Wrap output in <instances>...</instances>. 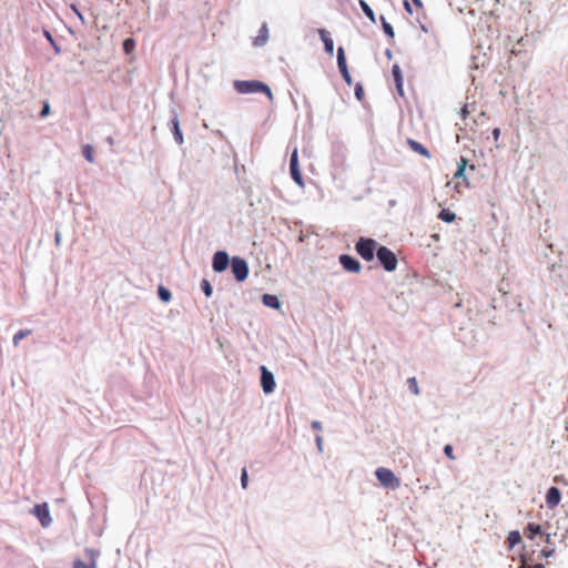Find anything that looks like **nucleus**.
<instances>
[{
  "mask_svg": "<svg viewBox=\"0 0 568 568\" xmlns=\"http://www.w3.org/2000/svg\"><path fill=\"white\" fill-rule=\"evenodd\" d=\"M234 89L241 94L262 92L265 93L270 100L273 99L270 87L257 80H237L234 82Z\"/></svg>",
  "mask_w": 568,
  "mask_h": 568,
  "instance_id": "obj_1",
  "label": "nucleus"
},
{
  "mask_svg": "<svg viewBox=\"0 0 568 568\" xmlns=\"http://www.w3.org/2000/svg\"><path fill=\"white\" fill-rule=\"evenodd\" d=\"M377 248V242L373 239L361 237L355 244L357 254L365 261H372Z\"/></svg>",
  "mask_w": 568,
  "mask_h": 568,
  "instance_id": "obj_2",
  "label": "nucleus"
},
{
  "mask_svg": "<svg viewBox=\"0 0 568 568\" xmlns=\"http://www.w3.org/2000/svg\"><path fill=\"white\" fill-rule=\"evenodd\" d=\"M376 256L385 271L393 272L397 267V257L394 252H392L386 246H379L376 251Z\"/></svg>",
  "mask_w": 568,
  "mask_h": 568,
  "instance_id": "obj_3",
  "label": "nucleus"
},
{
  "mask_svg": "<svg viewBox=\"0 0 568 568\" xmlns=\"http://www.w3.org/2000/svg\"><path fill=\"white\" fill-rule=\"evenodd\" d=\"M375 475L384 487L398 488L400 486L399 479L388 468L379 467L375 470Z\"/></svg>",
  "mask_w": 568,
  "mask_h": 568,
  "instance_id": "obj_4",
  "label": "nucleus"
},
{
  "mask_svg": "<svg viewBox=\"0 0 568 568\" xmlns=\"http://www.w3.org/2000/svg\"><path fill=\"white\" fill-rule=\"evenodd\" d=\"M232 273L239 282L244 281L248 275L247 263L241 257H233Z\"/></svg>",
  "mask_w": 568,
  "mask_h": 568,
  "instance_id": "obj_5",
  "label": "nucleus"
},
{
  "mask_svg": "<svg viewBox=\"0 0 568 568\" xmlns=\"http://www.w3.org/2000/svg\"><path fill=\"white\" fill-rule=\"evenodd\" d=\"M290 172H291V176L292 179L300 185V186H303V178H302V174H301V171H300V168H298V153H297V149H295L292 154H291V160H290Z\"/></svg>",
  "mask_w": 568,
  "mask_h": 568,
  "instance_id": "obj_6",
  "label": "nucleus"
},
{
  "mask_svg": "<svg viewBox=\"0 0 568 568\" xmlns=\"http://www.w3.org/2000/svg\"><path fill=\"white\" fill-rule=\"evenodd\" d=\"M261 385L264 393H272L275 388V381L273 374L265 367H261Z\"/></svg>",
  "mask_w": 568,
  "mask_h": 568,
  "instance_id": "obj_7",
  "label": "nucleus"
},
{
  "mask_svg": "<svg viewBox=\"0 0 568 568\" xmlns=\"http://www.w3.org/2000/svg\"><path fill=\"white\" fill-rule=\"evenodd\" d=\"M85 555L88 557V561L84 562L81 559H75L73 568H97V557L99 556V551L88 548L85 549Z\"/></svg>",
  "mask_w": 568,
  "mask_h": 568,
  "instance_id": "obj_8",
  "label": "nucleus"
},
{
  "mask_svg": "<svg viewBox=\"0 0 568 568\" xmlns=\"http://www.w3.org/2000/svg\"><path fill=\"white\" fill-rule=\"evenodd\" d=\"M230 258L226 252L219 251L213 256L212 267L215 272H223L227 268Z\"/></svg>",
  "mask_w": 568,
  "mask_h": 568,
  "instance_id": "obj_9",
  "label": "nucleus"
},
{
  "mask_svg": "<svg viewBox=\"0 0 568 568\" xmlns=\"http://www.w3.org/2000/svg\"><path fill=\"white\" fill-rule=\"evenodd\" d=\"M339 263L347 272L358 273L362 268L361 263L351 255L342 254L339 256Z\"/></svg>",
  "mask_w": 568,
  "mask_h": 568,
  "instance_id": "obj_10",
  "label": "nucleus"
},
{
  "mask_svg": "<svg viewBox=\"0 0 568 568\" xmlns=\"http://www.w3.org/2000/svg\"><path fill=\"white\" fill-rule=\"evenodd\" d=\"M32 513L39 518L41 525L47 527L51 523V517L47 504L36 505Z\"/></svg>",
  "mask_w": 568,
  "mask_h": 568,
  "instance_id": "obj_11",
  "label": "nucleus"
},
{
  "mask_svg": "<svg viewBox=\"0 0 568 568\" xmlns=\"http://www.w3.org/2000/svg\"><path fill=\"white\" fill-rule=\"evenodd\" d=\"M466 165H467V160L465 158H460L458 166H457V170H456V172L454 174L455 179H463V182H457L455 184V189H456L457 192H460L462 189L468 186V182L464 178V172H465Z\"/></svg>",
  "mask_w": 568,
  "mask_h": 568,
  "instance_id": "obj_12",
  "label": "nucleus"
},
{
  "mask_svg": "<svg viewBox=\"0 0 568 568\" xmlns=\"http://www.w3.org/2000/svg\"><path fill=\"white\" fill-rule=\"evenodd\" d=\"M560 499V490L555 486L550 487L546 494V505L548 506V508H556L559 505Z\"/></svg>",
  "mask_w": 568,
  "mask_h": 568,
  "instance_id": "obj_13",
  "label": "nucleus"
},
{
  "mask_svg": "<svg viewBox=\"0 0 568 568\" xmlns=\"http://www.w3.org/2000/svg\"><path fill=\"white\" fill-rule=\"evenodd\" d=\"M318 36L321 37L324 43L325 51L329 55H333L334 42L333 39L329 37V33L325 29H318Z\"/></svg>",
  "mask_w": 568,
  "mask_h": 568,
  "instance_id": "obj_14",
  "label": "nucleus"
},
{
  "mask_svg": "<svg viewBox=\"0 0 568 568\" xmlns=\"http://www.w3.org/2000/svg\"><path fill=\"white\" fill-rule=\"evenodd\" d=\"M392 74L395 81V85L399 95H404L403 90V75L398 64H394L392 68Z\"/></svg>",
  "mask_w": 568,
  "mask_h": 568,
  "instance_id": "obj_15",
  "label": "nucleus"
},
{
  "mask_svg": "<svg viewBox=\"0 0 568 568\" xmlns=\"http://www.w3.org/2000/svg\"><path fill=\"white\" fill-rule=\"evenodd\" d=\"M407 144L409 145V148L414 152H416V153H418V154H420V155H423V156H425L427 159L430 158L429 151L423 144H420L419 142H417V141H415L413 139H408L407 140Z\"/></svg>",
  "mask_w": 568,
  "mask_h": 568,
  "instance_id": "obj_16",
  "label": "nucleus"
},
{
  "mask_svg": "<svg viewBox=\"0 0 568 568\" xmlns=\"http://www.w3.org/2000/svg\"><path fill=\"white\" fill-rule=\"evenodd\" d=\"M262 302L265 306L275 308V310L280 308V305H281L277 296L272 295V294H264L262 297Z\"/></svg>",
  "mask_w": 568,
  "mask_h": 568,
  "instance_id": "obj_17",
  "label": "nucleus"
},
{
  "mask_svg": "<svg viewBox=\"0 0 568 568\" xmlns=\"http://www.w3.org/2000/svg\"><path fill=\"white\" fill-rule=\"evenodd\" d=\"M527 537L532 539L536 535L541 534V526L536 523H529L526 527Z\"/></svg>",
  "mask_w": 568,
  "mask_h": 568,
  "instance_id": "obj_18",
  "label": "nucleus"
},
{
  "mask_svg": "<svg viewBox=\"0 0 568 568\" xmlns=\"http://www.w3.org/2000/svg\"><path fill=\"white\" fill-rule=\"evenodd\" d=\"M521 541V536L519 531L513 530L507 536V544L509 549L514 548L516 545H518Z\"/></svg>",
  "mask_w": 568,
  "mask_h": 568,
  "instance_id": "obj_19",
  "label": "nucleus"
},
{
  "mask_svg": "<svg viewBox=\"0 0 568 568\" xmlns=\"http://www.w3.org/2000/svg\"><path fill=\"white\" fill-rule=\"evenodd\" d=\"M337 65H338L339 72L347 69L345 51H344L343 47H339L337 49Z\"/></svg>",
  "mask_w": 568,
  "mask_h": 568,
  "instance_id": "obj_20",
  "label": "nucleus"
},
{
  "mask_svg": "<svg viewBox=\"0 0 568 568\" xmlns=\"http://www.w3.org/2000/svg\"><path fill=\"white\" fill-rule=\"evenodd\" d=\"M172 124H173L174 139H175V141L179 144H182L183 143V135H182V132H181L180 126H179L178 116H174V119L172 120Z\"/></svg>",
  "mask_w": 568,
  "mask_h": 568,
  "instance_id": "obj_21",
  "label": "nucleus"
},
{
  "mask_svg": "<svg viewBox=\"0 0 568 568\" xmlns=\"http://www.w3.org/2000/svg\"><path fill=\"white\" fill-rule=\"evenodd\" d=\"M359 6L363 10V12L365 13V16L373 22L375 23L376 22V18H375V13L374 11L372 10V8L364 1V0H359Z\"/></svg>",
  "mask_w": 568,
  "mask_h": 568,
  "instance_id": "obj_22",
  "label": "nucleus"
},
{
  "mask_svg": "<svg viewBox=\"0 0 568 568\" xmlns=\"http://www.w3.org/2000/svg\"><path fill=\"white\" fill-rule=\"evenodd\" d=\"M267 37H268V30L266 28V26L264 24L261 30H260V34L256 37L254 43L256 45H263L266 40H267Z\"/></svg>",
  "mask_w": 568,
  "mask_h": 568,
  "instance_id": "obj_23",
  "label": "nucleus"
},
{
  "mask_svg": "<svg viewBox=\"0 0 568 568\" xmlns=\"http://www.w3.org/2000/svg\"><path fill=\"white\" fill-rule=\"evenodd\" d=\"M438 217H439L442 221L446 222V223H452V222H454V221H455L456 215H455V213L450 212L449 210L444 209V210H442V211L439 212Z\"/></svg>",
  "mask_w": 568,
  "mask_h": 568,
  "instance_id": "obj_24",
  "label": "nucleus"
},
{
  "mask_svg": "<svg viewBox=\"0 0 568 568\" xmlns=\"http://www.w3.org/2000/svg\"><path fill=\"white\" fill-rule=\"evenodd\" d=\"M82 153H83V156L85 158L87 161L89 162H94V150H93V146L90 145V144H85L83 148H82Z\"/></svg>",
  "mask_w": 568,
  "mask_h": 568,
  "instance_id": "obj_25",
  "label": "nucleus"
},
{
  "mask_svg": "<svg viewBox=\"0 0 568 568\" xmlns=\"http://www.w3.org/2000/svg\"><path fill=\"white\" fill-rule=\"evenodd\" d=\"M31 334L30 329H21L13 336V344L18 346L19 342Z\"/></svg>",
  "mask_w": 568,
  "mask_h": 568,
  "instance_id": "obj_26",
  "label": "nucleus"
},
{
  "mask_svg": "<svg viewBox=\"0 0 568 568\" xmlns=\"http://www.w3.org/2000/svg\"><path fill=\"white\" fill-rule=\"evenodd\" d=\"M381 22H382V26H383V30L384 32L389 36L390 38H394V29L393 27L386 21V19L382 16L381 17Z\"/></svg>",
  "mask_w": 568,
  "mask_h": 568,
  "instance_id": "obj_27",
  "label": "nucleus"
},
{
  "mask_svg": "<svg viewBox=\"0 0 568 568\" xmlns=\"http://www.w3.org/2000/svg\"><path fill=\"white\" fill-rule=\"evenodd\" d=\"M135 48V41L132 38H128L123 42V50L125 53H131Z\"/></svg>",
  "mask_w": 568,
  "mask_h": 568,
  "instance_id": "obj_28",
  "label": "nucleus"
},
{
  "mask_svg": "<svg viewBox=\"0 0 568 568\" xmlns=\"http://www.w3.org/2000/svg\"><path fill=\"white\" fill-rule=\"evenodd\" d=\"M201 288H202L203 293L205 294V296H207V297H210L213 293L210 282L205 278L202 280V282H201Z\"/></svg>",
  "mask_w": 568,
  "mask_h": 568,
  "instance_id": "obj_29",
  "label": "nucleus"
},
{
  "mask_svg": "<svg viewBox=\"0 0 568 568\" xmlns=\"http://www.w3.org/2000/svg\"><path fill=\"white\" fill-rule=\"evenodd\" d=\"M407 385L409 387V389L412 390V393L414 395H418L419 394V388H418V385H417V381L415 377H410L407 379Z\"/></svg>",
  "mask_w": 568,
  "mask_h": 568,
  "instance_id": "obj_30",
  "label": "nucleus"
},
{
  "mask_svg": "<svg viewBox=\"0 0 568 568\" xmlns=\"http://www.w3.org/2000/svg\"><path fill=\"white\" fill-rule=\"evenodd\" d=\"M159 296L163 302H169L171 300V293L163 286L159 287Z\"/></svg>",
  "mask_w": 568,
  "mask_h": 568,
  "instance_id": "obj_31",
  "label": "nucleus"
},
{
  "mask_svg": "<svg viewBox=\"0 0 568 568\" xmlns=\"http://www.w3.org/2000/svg\"><path fill=\"white\" fill-rule=\"evenodd\" d=\"M247 483H248L247 471H246V468H243L242 474H241V484L244 489L247 487Z\"/></svg>",
  "mask_w": 568,
  "mask_h": 568,
  "instance_id": "obj_32",
  "label": "nucleus"
},
{
  "mask_svg": "<svg viewBox=\"0 0 568 568\" xmlns=\"http://www.w3.org/2000/svg\"><path fill=\"white\" fill-rule=\"evenodd\" d=\"M444 453H445V455H446L449 459H452V460H454V459H455V455H454V452H453V447H452V445H446V446L444 447Z\"/></svg>",
  "mask_w": 568,
  "mask_h": 568,
  "instance_id": "obj_33",
  "label": "nucleus"
},
{
  "mask_svg": "<svg viewBox=\"0 0 568 568\" xmlns=\"http://www.w3.org/2000/svg\"><path fill=\"white\" fill-rule=\"evenodd\" d=\"M341 74H342L343 79L345 80V82H346L347 84H351V83H352V77H351V74H349V72H348V69H346V70H344V71H341Z\"/></svg>",
  "mask_w": 568,
  "mask_h": 568,
  "instance_id": "obj_34",
  "label": "nucleus"
},
{
  "mask_svg": "<svg viewBox=\"0 0 568 568\" xmlns=\"http://www.w3.org/2000/svg\"><path fill=\"white\" fill-rule=\"evenodd\" d=\"M355 95L358 100H362L363 99V95H364V91H363V88L361 84H357L356 88H355Z\"/></svg>",
  "mask_w": 568,
  "mask_h": 568,
  "instance_id": "obj_35",
  "label": "nucleus"
},
{
  "mask_svg": "<svg viewBox=\"0 0 568 568\" xmlns=\"http://www.w3.org/2000/svg\"><path fill=\"white\" fill-rule=\"evenodd\" d=\"M555 554V549H542L540 551V556L544 558H548Z\"/></svg>",
  "mask_w": 568,
  "mask_h": 568,
  "instance_id": "obj_36",
  "label": "nucleus"
},
{
  "mask_svg": "<svg viewBox=\"0 0 568 568\" xmlns=\"http://www.w3.org/2000/svg\"><path fill=\"white\" fill-rule=\"evenodd\" d=\"M49 113H50V105H49V103L45 102L43 108H42V110H41V112H40V115L41 116H47Z\"/></svg>",
  "mask_w": 568,
  "mask_h": 568,
  "instance_id": "obj_37",
  "label": "nucleus"
},
{
  "mask_svg": "<svg viewBox=\"0 0 568 568\" xmlns=\"http://www.w3.org/2000/svg\"><path fill=\"white\" fill-rule=\"evenodd\" d=\"M469 113H470V112H469V110H468V105H467V104H465V105L462 108V110H460V115H462V118H463V119H466V118L469 115Z\"/></svg>",
  "mask_w": 568,
  "mask_h": 568,
  "instance_id": "obj_38",
  "label": "nucleus"
},
{
  "mask_svg": "<svg viewBox=\"0 0 568 568\" xmlns=\"http://www.w3.org/2000/svg\"><path fill=\"white\" fill-rule=\"evenodd\" d=\"M520 562L521 565L518 568H531L530 566H528L527 558L524 555L520 556Z\"/></svg>",
  "mask_w": 568,
  "mask_h": 568,
  "instance_id": "obj_39",
  "label": "nucleus"
},
{
  "mask_svg": "<svg viewBox=\"0 0 568 568\" xmlns=\"http://www.w3.org/2000/svg\"><path fill=\"white\" fill-rule=\"evenodd\" d=\"M493 136H494V140L497 141L500 136V129L499 128H495L493 130Z\"/></svg>",
  "mask_w": 568,
  "mask_h": 568,
  "instance_id": "obj_40",
  "label": "nucleus"
},
{
  "mask_svg": "<svg viewBox=\"0 0 568 568\" xmlns=\"http://www.w3.org/2000/svg\"><path fill=\"white\" fill-rule=\"evenodd\" d=\"M312 426H313V428H315V429H321V428H322L321 423H320V422H317V420L313 422V423H312Z\"/></svg>",
  "mask_w": 568,
  "mask_h": 568,
  "instance_id": "obj_41",
  "label": "nucleus"
},
{
  "mask_svg": "<svg viewBox=\"0 0 568 568\" xmlns=\"http://www.w3.org/2000/svg\"><path fill=\"white\" fill-rule=\"evenodd\" d=\"M531 568H545V566L542 564H536Z\"/></svg>",
  "mask_w": 568,
  "mask_h": 568,
  "instance_id": "obj_42",
  "label": "nucleus"
},
{
  "mask_svg": "<svg viewBox=\"0 0 568 568\" xmlns=\"http://www.w3.org/2000/svg\"><path fill=\"white\" fill-rule=\"evenodd\" d=\"M415 4H417L418 7H422V2L420 0H413Z\"/></svg>",
  "mask_w": 568,
  "mask_h": 568,
  "instance_id": "obj_43",
  "label": "nucleus"
},
{
  "mask_svg": "<svg viewBox=\"0 0 568 568\" xmlns=\"http://www.w3.org/2000/svg\"><path fill=\"white\" fill-rule=\"evenodd\" d=\"M405 7H406L407 11L410 12V8H409V4L407 2L405 3Z\"/></svg>",
  "mask_w": 568,
  "mask_h": 568,
  "instance_id": "obj_44",
  "label": "nucleus"
},
{
  "mask_svg": "<svg viewBox=\"0 0 568 568\" xmlns=\"http://www.w3.org/2000/svg\"><path fill=\"white\" fill-rule=\"evenodd\" d=\"M317 444L321 445L322 444V438L321 437H317Z\"/></svg>",
  "mask_w": 568,
  "mask_h": 568,
  "instance_id": "obj_45",
  "label": "nucleus"
},
{
  "mask_svg": "<svg viewBox=\"0 0 568 568\" xmlns=\"http://www.w3.org/2000/svg\"><path fill=\"white\" fill-rule=\"evenodd\" d=\"M550 536L547 535L546 541L549 542Z\"/></svg>",
  "mask_w": 568,
  "mask_h": 568,
  "instance_id": "obj_46",
  "label": "nucleus"
}]
</instances>
